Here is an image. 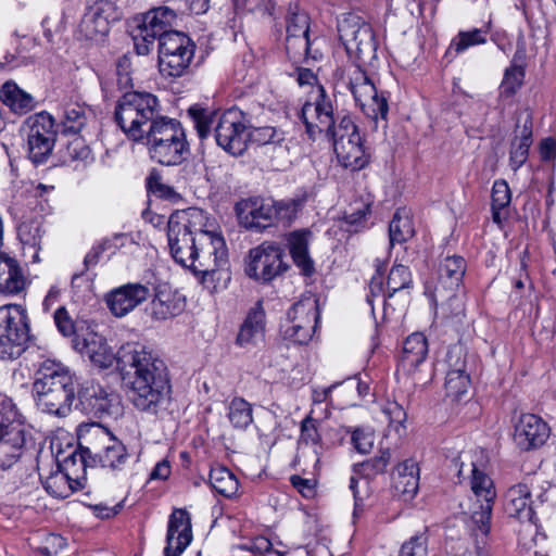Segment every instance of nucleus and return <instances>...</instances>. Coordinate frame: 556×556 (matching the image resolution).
<instances>
[{
    "label": "nucleus",
    "instance_id": "de8ad7c7",
    "mask_svg": "<svg viewBox=\"0 0 556 556\" xmlns=\"http://www.w3.org/2000/svg\"><path fill=\"white\" fill-rule=\"evenodd\" d=\"M412 219L404 210H397L389 225L390 244L403 243L414 236Z\"/></svg>",
    "mask_w": 556,
    "mask_h": 556
},
{
    "label": "nucleus",
    "instance_id": "bb28decb",
    "mask_svg": "<svg viewBox=\"0 0 556 556\" xmlns=\"http://www.w3.org/2000/svg\"><path fill=\"white\" fill-rule=\"evenodd\" d=\"M504 509L508 517L516 518L522 523L529 532L538 530L534 521V510L530 488L525 483L511 485L505 493Z\"/></svg>",
    "mask_w": 556,
    "mask_h": 556
},
{
    "label": "nucleus",
    "instance_id": "c85d7f7f",
    "mask_svg": "<svg viewBox=\"0 0 556 556\" xmlns=\"http://www.w3.org/2000/svg\"><path fill=\"white\" fill-rule=\"evenodd\" d=\"M192 541L190 515L186 509L176 508L169 516L165 556H180Z\"/></svg>",
    "mask_w": 556,
    "mask_h": 556
},
{
    "label": "nucleus",
    "instance_id": "f3484780",
    "mask_svg": "<svg viewBox=\"0 0 556 556\" xmlns=\"http://www.w3.org/2000/svg\"><path fill=\"white\" fill-rule=\"evenodd\" d=\"M22 130L26 136L28 159L35 165L46 163L56 139L53 117L47 112L30 115L25 119Z\"/></svg>",
    "mask_w": 556,
    "mask_h": 556
},
{
    "label": "nucleus",
    "instance_id": "b1692460",
    "mask_svg": "<svg viewBox=\"0 0 556 556\" xmlns=\"http://www.w3.org/2000/svg\"><path fill=\"white\" fill-rule=\"evenodd\" d=\"M549 427L534 414L521 415L514 425V442L521 451L541 447L549 437Z\"/></svg>",
    "mask_w": 556,
    "mask_h": 556
},
{
    "label": "nucleus",
    "instance_id": "e433bc0d",
    "mask_svg": "<svg viewBox=\"0 0 556 556\" xmlns=\"http://www.w3.org/2000/svg\"><path fill=\"white\" fill-rule=\"evenodd\" d=\"M388 292L382 295L384 312L392 306L389 302L396 293H400L404 303L408 302L410 289L413 288V278L408 267L399 264L394 265L387 280Z\"/></svg>",
    "mask_w": 556,
    "mask_h": 556
},
{
    "label": "nucleus",
    "instance_id": "338daca9",
    "mask_svg": "<svg viewBox=\"0 0 556 556\" xmlns=\"http://www.w3.org/2000/svg\"><path fill=\"white\" fill-rule=\"evenodd\" d=\"M169 475H170L169 463L167 460L163 459L154 466L153 470L150 473V479L165 480L168 478Z\"/></svg>",
    "mask_w": 556,
    "mask_h": 556
},
{
    "label": "nucleus",
    "instance_id": "5701e85b",
    "mask_svg": "<svg viewBox=\"0 0 556 556\" xmlns=\"http://www.w3.org/2000/svg\"><path fill=\"white\" fill-rule=\"evenodd\" d=\"M291 326L286 333L294 342L307 343L315 331L319 318L317 301H301L295 303L289 312Z\"/></svg>",
    "mask_w": 556,
    "mask_h": 556
},
{
    "label": "nucleus",
    "instance_id": "864d4df0",
    "mask_svg": "<svg viewBox=\"0 0 556 556\" xmlns=\"http://www.w3.org/2000/svg\"><path fill=\"white\" fill-rule=\"evenodd\" d=\"M400 556H428L426 533L414 535L406 541L401 547Z\"/></svg>",
    "mask_w": 556,
    "mask_h": 556
},
{
    "label": "nucleus",
    "instance_id": "7ed1b4c3",
    "mask_svg": "<svg viewBox=\"0 0 556 556\" xmlns=\"http://www.w3.org/2000/svg\"><path fill=\"white\" fill-rule=\"evenodd\" d=\"M188 114L201 139L211 135L214 125L216 143L232 155H241L249 142V125L244 113L231 108L220 114L200 108L191 106Z\"/></svg>",
    "mask_w": 556,
    "mask_h": 556
},
{
    "label": "nucleus",
    "instance_id": "a19ab883",
    "mask_svg": "<svg viewBox=\"0 0 556 556\" xmlns=\"http://www.w3.org/2000/svg\"><path fill=\"white\" fill-rule=\"evenodd\" d=\"M523 78L525 66L516 61L511 62L510 66L506 68L500 86L498 106L502 111L513 103V98L521 87Z\"/></svg>",
    "mask_w": 556,
    "mask_h": 556
},
{
    "label": "nucleus",
    "instance_id": "2f4dec72",
    "mask_svg": "<svg viewBox=\"0 0 556 556\" xmlns=\"http://www.w3.org/2000/svg\"><path fill=\"white\" fill-rule=\"evenodd\" d=\"M29 285L30 280L18 261L0 252V294L21 296Z\"/></svg>",
    "mask_w": 556,
    "mask_h": 556
},
{
    "label": "nucleus",
    "instance_id": "49530a36",
    "mask_svg": "<svg viewBox=\"0 0 556 556\" xmlns=\"http://www.w3.org/2000/svg\"><path fill=\"white\" fill-rule=\"evenodd\" d=\"M491 22H489L482 28H473L471 30L459 31L457 36L452 40L450 49H453L456 53H463L470 47L484 45L486 42V36L490 33Z\"/></svg>",
    "mask_w": 556,
    "mask_h": 556
},
{
    "label": "nucleus",
    "instance_id": "5fc2aeb1",
    "mask_svg": "<svg viewBox=\"0 0 556 556\" xmlns=\"http://www.w3.org/2000/svg\"><path fill=\"white\" fill-rule=\"evenodd\" d=\"M302 202L300 200H287L275 202V220L290 223L301 210Z\"/></svg>",
    "mask_w": 556,
    "mask_h": 556
},
{
    "label": "nucleus",
    "instance_id": "0e129e2a",
    "mask_svg": "<svg viewBox=\"0 0 556 556\" xmlns=\"http://www.w3.org/2000/svg\"><path fill=\"white\" fill-rule=\"evenodd\" d=\"M383 413L391 424L402 425L406 418V413L397 403H388L383 408Z\"/></svg>",
    "mask_w": 556,
    "mask_h": 556
},
{
    "label": "nucleus",
    "instance_id": "72a5a7b5",
    "mask_svg": "<svg viewBox=\"0 0 556 556\" xmlns=\"http://www.w3.org/2000/svg\"><path fill=\"white\" fill-rule=\"evenodd\" d=\"M311 231L302 229L292 231L287 237L290 255L294 265L305 276L315 271L314 261L308 252Z\"/></svg>",
    "mask_w": 556,
    "mask_h": 556
},
{
    "label": "nucleus",
    "instance_id": "423d86ee",
    "mask_svg": "<svg viewBox=\"0 0 556 556\" xmlns=\"http://www.w3.org/2000/svg\"><path fill=\"white\" fill-rule=\"evenodd\" d=\"M147 131L144 139L152 160L166 166L182 163L189 153V144L178 121L160 117Z\"/></svg>",
    "mask_w": 556,
    "mask_h": 556
},
{
    "label": "nucleus",
    "instance_id": "ddd939ff",
    "mask_svg": "<svg viewBox=\"0 0 556 556\" xmlns=\"http://www.w3.org/2000/svg\"><path fill=\"white\" fill-rule=\"evenodd\" d=\"M471 490L475 502L469 509V518L466 521L469 531L483 539L491 529V516L496 497V490L492 479L471 464Z\"/></svg>",
    "mask_w": 556,
    "mask_h": 556
},
{
    "label": "nucleus",
    "instance_id": "473e14b6",
    "mask_svg": "<svg viewBox=\"0 0 556 556\" xmlns=\"http://www.w3.org/2000/svg\"><path fill=\"white\" fill-rule=\"evenodd\" d=\"M265 311L258 301L251 307L239 329L236 343L240 348L251 349L257 346L265 339Z\"/></svg>",
    "mask_w": 556,
    "mask_h": 556
},
{
    "label": "nucleus",
    "instance_id": "412c9836",
    "mask_svg": "<svg viewBox=\"0 0 556 556\" xmlns=\"http://www.w3.org/2000/svg\"><path fill=\"white\" fill-rule=\"evenodd\" d=\"M117 20L116 10L109 0H98L84 13L77 28L79 39L99 41L103 39L112 21Z\"/></svg>",
    "mask_w": 556,
    "mask_h": 556
},
{
    "label": "nucleus",
    "instance_id": "c03bdc74",
    "mask_svg": "<svg viewBox=\"0 0 556 556\" xmlns=\"http://www.w3.org/2000/svg\"><path fill=\"white\" fill-rule=\"evenodd\" d=\"M249 141L258 146L271 147L276 150H288L285 132L275 127L252 128L249 126Z\"/></svg>",
    "mask_w": 556,
    "mask_h": 556
},
{
    "label": "nucleus",
    "instance_id": "6ab92c4d",
    "mask_svg": "<svg viewBox=\"0 0 556 556\" xmlns=\"http://www.w3.org/2000/svg\"><path fill=\"white\" fill-rule=\"evenodd\" d=\"M177 15L168 7L152 8L142 14L141 21L134 34L136 52L139 55H147L154 47V42L161 37L175 30H170L176 22Z\"/></svg>",
    "mask_w": 556,
    "mask_h": 556
},
{
    "label": "nucleus",
    "instance_id": "a18cd8bd",
    "mask_svg": "<svg viewBox=\"0 0 556 556\" xmlns=\"http://www.w3.org/2000/svg\"><path fill=\"white\" fill-rule=\"evenodd\" d=\"M210 483L216 493L229 498L237 494L239 488L236 476L226 467L212 468Z\"/></svg>",
    "mask_w": 556,
    "mask_h": 556
},
{
    "label": "nucleus",
    "instance_id": "f8f14e48",
    "mask_svg": "<svg viewBox=\"0 0 556 556\" xmlns=\"http://www.w3.org/2000/svg\"><path fill=\"white\" fill-rule=\"evenodd\" d=\"M466 271V262L462 256H446L439 266V278L432 299L440 306L443 315L457 316L463 313L462 300L456 296L462 279Z\"/></svg>",
    "mask_w": 556,
    "mask_h": 556
},
{
    "label": "nucleus",
    "instance_id": "a878e982",
    "mask_svg": "<svg viewBox=\"0 0 556 556\" xmlns=\"http://www.w3.org/2000/svg\"><path fill=\"white\" fill-rule=\"evenodd\" d=\"M240 223L248 229H263L275 220V201L260 197L249 198L236 205Z\"/></svg>",
    "mask_w": 556,
    "mask_h": 556
},
{
    "label": "nucleus",
    "instance_id": "7c9ffc66",
    "mask_svg": "<svg viewBox=\"0 0 556 556\" xmlns=\"http://www.w3.org/2000/svg\"><path fill=\"white\" fill-rule=\"evenodd\" d=\"M74 348L100 368H109L115 361L118 364V356L123 350L122 348L118 353L115 354L108 345L106 340L101 334L93 331H87L83 338L76 337Z\"/></svg>",
    "mask_w": 556,
    "mask_h": 556
},
{
    "label": "nucleus",
    "instance_id": "3c124183",
    "mask_svg": "<svg viewBox=\"0 0 556 556\" xmlns=\"http://www.w3.org/2000/svg\"><path fill=\"white\" fill-rule=\"evenodd\" d=\"M391 459L389 450L381 451L379 455L356 465L355 470H359L363 475L369 477L383 472Z\"/></svg>",
    "mask_w": 556,
    "mask_h": 556
},
{
    "label": "nucleus",
    "instance_id": "f03ea898",
    "mask_svg": "<svg viewBox=\"0 0 556 556\" xmlns=\"http://www.w3.org/2000/svg\"><path fill=\"white\" fill-rule=\"evenodd\" d=\"M195 233V250L188 268L200 277L204 288L211 292L225 290L231 279L225 239L208 220L207 226Z\"/></svg>",
    "mask_w": 556,
    "mask_h": 556
},
{
    "label": "nucleus",
    "instance_id": "9d476101",
    "mask_svg": "<svg viewBox=\"0 0 556 556\" xmlns=\"http://www.w3.org/2000/svg\"><path fill=\"white\" fill-rule=\"evenodd\" d=\"M344 84L352 93L356 105L376 126L379 121L387 122L389 113L388 100L383 93H379L374 81L358 65H352L346 70Z\"/></svg>",
    "mask_w": 556,
    "mask_h": 556
},
{
    "label": "nucleus",
    "instance_id": "bf43d9fd",
    "mask_svg": "<svg viewBox=\"0 0 556 556\" xmlns=\"http://www.w3.org/2000/svg\"><path fill=\"white\" fill-rule=\"evenodd\" d=\"M54 323L58 330L65 337L72 336L75 332L74 323L64 306L59 307L54 312Z\"/></svg>",
    "mask_w": 556,
    "mask_h": 556
},
{
    "label": "nucleus",
    "instance_id": "6e6d98bb",
    "mask_svg": "<svg viewBox=\"0 0 556 556\" xmlns=\"http://www.w3.org/2000/svg\"><path fill=\"white\" fill-rule=\"evenodd\" d=\"M372 204V199L370 194H367L366 199L361 203L355 202L350 212L345 214V220L350 225H359L369 213L370 206Z\"/></svg>",
    "mask_w": 556,
    "mask_h": 556
},
{
    "label": "nucleus",
    "instance_id": "dca6fc26",
    "mask_svg": "<svg viewBox=\"0 0 556 556\" xmlns=\"http://www.w3.org/2000/svg\"><path fill=\"white\" fill-rule=\"evenodd\" d=\"M342 116H334L330 96L323 86H317L311 99L301 110V118L306 127L309 138L315 140L318 136L329 137L336 131Z\"/></svg>",
    "mask_w": 556,
    "mask_h": 556
},
{
    "label": "nucleus",
    "instance_id": "c756f323",
    "mask_svg": "<svg viewBox=\"0 0 556 556\" xmlns=\"http://www.w3.org/2000/svg\"><path fill=\"white\" fill-rule=\"evenodd\" d=\"M311 46L309 17L298 4L290 5L287 17V50L295 55H307Z\"/></svg>",
    "mask_w": 556,
    "mask_h": 556
},
{
    "label": "nucleus",
    "instance_id": "cd10ccee",
    "mask_svg": "<svg viewBox=\"0 0 556 556\" xmlns=\"http://www.w3.org/2000/svg\"><path fill=\"white\" fill-rule=\"evenodd\" d=\"M446 364L448 367L445 379L446 395L458 401L467 393L470 386L466 354L460 346H455L447 352Z\"/></svg>",
    "mask_w": 556,
    "mask_h": 556
},
{
    "label": "nucleus",
    "instance_id": "f257e3e1",
    "mask_svg": "<svg viewBox=\"0 0 556 556\" xmlns=\"http://www.w3.org/2000/svg\"><path fill=\"white\" fill-rule=\"evenodd\" d=\"M125 371L128 397L134 407L149 416L161 417L172 404V384L165 362L140 344L128 343L118 356Z\"/></svg>",
    "mask_w": 556,
    "mask_h": 556
},
{
    "label": "nucleus",
    "instance_id": "4be33fe9",
    "mask_svg": "<svg viewBox=\"0 0 556 556\" xmlns=\"http://www.w3.org/2000/svg\"><path fill=\"white\" fill-rule=\"evenodd\" d=\"M83 408L98 418L116 417L121 414L119 396L100 384L91 383L78 392Z\"/></svg>",
    "mask_w": 556,
    "mask_h": 556
},
{
    "label": "nucleus",
    "instance_id": "37998d69",
    "mask_svg": "<svg viewBox=\"0 0 556 556\" xmlns=\"http://www.w3.org/2000/svg\"><path fill=\"white\" fill-rule=\"evenodd\" d=\"M91 115V110L84 104H66L62 115L63 131L65 134H78L85 127Z\"/></svg>",
    "mask_w": 556,
    "mask_h": 556
},
{
    "label": "nucleus",
    "instance_id": "8fccbe9b",
    "mask_svg": "<svg viewBox=\"0 0 556 556\" xmlns=\"http://www.w3.org/2000/svg\"><path fill=\"white\" fill-rule=\"evenodd\" d=\"M531 129L525 125L520 138L516 139L511 143L510 150V166L514 170L520 168L528 159L529 148L532 143Z\"/></svg>",
    "mask_w": 556,
    "mask_h": 556
},
{
    "label": "nucleus",
    "instance_id": "393cba45",
    "mask_svg": "<svg viewBox=\"0 0 556 556\" xmlns=\"http://www.w3.org/2000/svg\"><path fill=\"white\" fill-rule=\"evenodd\" d=\"M150 296V290L142 283H126L105 295L110 312L117 318L125 317Z\"/></svg>",
    "mask_w": 556,
    "mask_h": 556
},
{
    "label": "nucleus",
    "instance_id": "052dcab7",
    "mask_svg": "<svg viewBox=\"0 0 556 556\" xmlns=\"http://www.w3.org/2000/svg\"><path fill=\"white\" fill-rule=\"evenodd\" d=\"M301 441L308 444H316L319 441V434L315 425V420L309 416L301 424Z\"/></svg>",
    "mask_w": 556,
    "mask_h": 556
},
{
    "label": "nucleus",
    "instance_id": "e2e57ef3",
    "mask_svg": "<svg viewBox=\"0 0 556 556\" xmlns=\"http://www.w3.org/2000/svg\"><path fill=\"white\" fill-rule=\"evenodd\" d=\"M292 485L306 498H311L315 494V485L313 480L304 479L300 476L291 477Z\"/></svg>",
    "mask_w": 556,
    "mask_h": 556
},
{
    "label": "nucleus",
    "instance_id": "2eb2a0df",
    "mask_svg": "<svg viewBox=\"0 0 556 556\" xmlns=\"http://www.w3.org/2000/svg\"><path fill=\"white\" fill-rule=\"evenodd\" d=\"M339 163L351 170H359L368 164V155L358 128L349 115H342L336 131L328 137Z\"/></svg>",
    "mask_w": 556,
    "mask_h": 556
},
{
    "label": "nucleus",
    "instance_id": "20e7f679",
    "mask_svg": "<svg viewBox=\"0 0 556 556\" xmlns=\"http://www.w3.org/2000/svg\"><path fill=\"white\" fill-rule=\"evenodd\" d=\"M33 392L39 409L43 413L65 417L75 400L77 378L65 365L47 359L37 372Z\"/></svg>",
    "mask_w": 556,
    "mask_h": 556
},
{
    "label": "nucleus",
    "instance_id": "58836bf2",
    "mask_svg": "<svg viewBox=\"0 0 556 556\" xmlns=\"http://www.w3.org/2000/svg\"><path fill=\"white\" fill-rule=\"evenodd\" d=\"M88 466H94L91 460V453L87 452V444L79 440V447L59 460L58 468L72 477L75 483H84Z\"/></svg>",
    "mask_w": 556,
    "mask_h": 556
},
{
    "label": "nucleus",
    "instance_id": "9b49d317",
    "mask_svg": "<svg viewBox=\"0 0 556 556\" xmlns=\"http://www.w3.org/2000/svg\"><path fill=\"white\" fill-rule=\"evenodd\" d=\"M29 340L27 311L20 304L0 306V358L16 359Z\"/></svg>",
    "mask_w": 556,
    "mask_h": 556
},
{
    "label": "nucleus",
    "instance_id": "79ce46f5",
    "mask_svg": "<svg viewBox=\"0 0 556 556\" xmlns=\"http://www.w3.org/2000/svg\"><path fill=\"white\" fill-rule=\"evenodd\" d=\"M43 486L50 495L56 498H66L81 489L84 483H75L72 477L58 468L46 478Z\"/></svg>",
    "mask_w": 556,
    "mask_h": 556
},
{
    "label": "nucleus",
    "instance_id": "a211bd4d",
    "mask_svg": "<svg viewBox=\"0 0 556 556\" xmlns=\"http://www.w3.org/2000/svg\"><path fill=\"white\" fill-rule=\"evenodd\" d=\"M340 40L350 55L366 63L376 58L377 43L371 26L356 14L350 13L338 23Z\"/></svg>",
    "mask_w": 556,
    "mask_h": 556
},
{
    "label": "nucleus",
    "instance_id": "39448f33",
    "mask_svg": "<svg viewBox=\"0 0 556 556\" xmlns=\"http://www.w3.org/2000/svg\"><path fill=\"white\" fill-rule=\"evenodd\" d=\"M160 117L159 100L148 92H126L115 108L117 125L134 141L143 140L150 125Z\"/></svg>",
    "mask_w": 556,
    "mask_h": 556
},
{
    "label": "nucleus",
    "instance_id": "680f3d73",
    "mask_svg": "<svg viewBox=\"0 0 556 556\" xmlns=\"http://www.w3.org/2000/svg\"><path fill=\"white\" fill-rule=\"evenodd\" d=\"M66 540L59 534H50L46 539L45 546L42 549L48 555H58L61 551L66 547Z\"/></svg>",
    "mask_w": 556,
    "mask_h": 556
},
{
    "label": "nucleus",
    "instance_id": "4c0bfd02",
    "mask_svg": "<svg viewBox=\"0 0 556 556\" xmlns=\"http://www.w3.org/2000/svg\"><path fill=\"white\" fill-rule=\"evenodd\" d=\"M0 101L15 114H26L35 108L34 97L18 87L13 80L0 87Z\"/></svg>",
    "mask_w": 556,
    "mask_h": 556
},
{
    "label": "nucleus",
    "instance_id": "13d9d810",
    "mask_svg": "<svg viewBox=\"0 0 556 556\" xmlns=\"http://www.w3.org/2000/svg\"><path fill=\"white\" fill-rule=\"evenodd\" d=\"M352 444L357 452L361 454H367L371 451L374 445V437L369 432H365L361 429H355L352 432Z\"/></svg>",
    "mask_w": 556,
    "mask_h": 556
},
{
    "label": "nucleus",
    "instance_id": "f704fd0d",
    "mask_svg": "<svg viewBox=\"0 0 556 556\" xmlns=\"http://www.w3.org/2000/svg\"><path fill=\"white\" fill-rule=\"evenodd\" d=\"M428 354V342L424 333L414 332L406 338L400 359V368L413 374L422 364Z\"/></svg>",
    "mask_w": 556,
    "mask_h": 556
},
{
    "label": "nucleus",
    "instance_id": "4468645a",
    "mask_svg": "<svg viewBox=\"0 0 556 556\" xmlns=\"http://www.w3.org/2000/svg\"><path fill=\"white\" fill-rule=\"evenodd\" d=\"M195 45L184 33L174 31L161 37L159 67L163 76L181 77L189 72L194 58Z\"/></svg>",
    "mask_w": 556,
    "mask_h": 556
},
{
    "label": "nucleus",
    "instance_id": "ea45409f",
    "mask_svg": "<svg viewBox=\"0 0 556 556\" xmlns=\"http://www.w3.org/2000/svg\"><path fill=\"white\" fill-rule=\"evenodd\" d=\"M419 484V469L416 462L407 459L399 464L393 473V486L399 494L413 497Z\"/></svg>",
    "mask_w": 556,
    "mask_h": 556
},
{
    "label": "nucleus",
    "instance_id": "4d7b16f0",
    "mask_svg": "<svg viewBox=\"0 0 556 556\" xmlns=\"http://www.w3.org/2000/svg\"><path fill=\"white\" fill-rule=\"evenodd\" d=\"M511 200L510 189L505 180H495L492 188V207L505 208Z\"/></svg>",
    "mask_w": 556,
    "mask_h": 556
},
{
    "label": "nucleus",
    "instance_id": "aec40b11",
    "mask_svg": "<svg viewBox=\"0 0 556 556\" xmlns=\"http://www.w3.org/2000/svg\"><path fill=\"white\" fill-rule=\"evenodd\" d=\"M282 257L283 251L279 245L264 242L250 251V262L245 273L255 280L270 281L286 270Z\"/></svg>",
    "mask_w": 556,
    "mask_h": 556
},
{
    "label": "nucleus",
    "instance_id": "69168bd1",
    "mask_svg": "<svg viewBox=\"0 0 556 556\" xmlns=\"http://www.w3.org/2000/svg\"><path fill=\"white\" fill-rule=\"evenodd\" d=\"M541 157L544 161H551L556 156V141L553 138H546L540 146Z\"/></svg>",
    "mask_w": 556,
    "mask_h": 556
},
{
    "label": "nucleus",
    "instance_id": "1a4fd4ad",
    "mask_svg": "<svg viewBox=\"0 0 556 556\" xmlns=\"http://www.w3.org/2000/svg\"><path fill=\"white\" fill-rule=\"evenodd\" d=\"M78 440L87 444V452L91 453L94 466L100 465L102 468L118 472L123 471L129 462L126 446L99 424L80 426Z\"/></svg>",
    "mask_w": 556,
    "mask_h": 556
},
{
    "label": "nucleus",
    "instance_id": "0eeeda50",
    "mask_svg": "<svg viewBox=\"0 0 556 556\" xmlns=\"http://www.w3.org/2000/svg\"><path fill=\"white\" fill-rule=\"evenodd\" d=\"M207 226L206 214L199 208L177 211L167 223V239L170 254L176 263L189 267L195 250V239L202 227Z\"/></svg>",
    "mask_w": 556,
    "mask_h": 556
},
{
    "label": "nucleus",
    "instance_id": "09e8293b",
    "mask_svg": "<svg viewBox=\"0 0 556 556\" xmlns=\"http://www.w3.org/2000/svg\"><path fill=\"white\" fill-rule=\"evenodd\" d=\"M227 416L233 428L244 430L253 421L252 406L243 397H233L228 405Z\"/></svg>",
    "mask_w": 556,
    "mask_h": 556
},
{
    "label": "nucleus",
    "instance_id": "603ef678",
    "mask_svg": "<svg viewBox=\"0 0 556 556\" xmlns=\"http://www.w3.org/2000/svg\"><path fill=\"white\" fill-rule=\"evenodd\" d=\"M124 239V235H115L112 239H104L102 242L94 245L85 256V268L89 269L90 267L97 265L103 252L109 251L113 247L117 248V243L119 241L123 244Z\"/></svg>",
    "mask_w": 556,
    "mask_h": 556
},
{
    "label": "nucleus",
    "instance_id": "6e6552de",
    "mask_svg": "<svg viewBox=\"0 0 556 556\" xmlns=\"http://www.w3.org/2000/svg\"><path fill=\"white\" fill-rule=\"evenodd\" d=\"M31 435L12 399L0 394V468L12 467L25 453Z\"/></svg>",
    "mask_w": 556,
    "mask_h": 556
},
{
    "label": "nucleus",
    "instance_id": "c9c22d12",
    "mask_svg": "<svg viewBox=\"0 0 556 556\" xmlns=\"http://www.w3.org/2000/svg\"><path fill=\"white\" fill-rule=\"evenodd\" d=\"M185 306V299L180 294L164 288L156 291L150 311L153 318L164 320L180 314Z\"/></svg>",
    "mask_w": 556,
    "mask_h": 556
},
{
    "label": "nucleus",
    "instance_id": "774afa93",
    "mask_svg": "<svg viewBox=\"0 0 556 556\" xmlns=\"http://www.w3.org/2000/svg\"><path fill=\"white\" fill-rule=\"evenodd\" d=\"M337 386H338L337 383H333L327 388L314 389L313 394H312L313 403L320 404V403L327 401L329 394L331 393V391L334 388H337Z\"/></svg>",
    "mask_w": 556,
    "mask_h": 556
}]
</instances>
